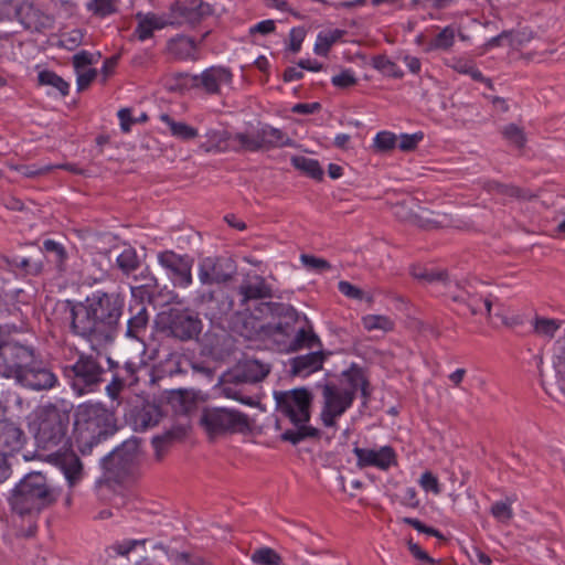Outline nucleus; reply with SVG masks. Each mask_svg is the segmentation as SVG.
I'll return each mask as SVG.
<instances>
[{
  "label": "nucleus",
  "instance_id": "obj_1",
  "mask_svg": "<svg viewBox=\"0 0 565 565\" xmlns=\"http://www.w3.org/2000/svg\"><path fill=\"white\" fill-rule=\"evenodd\" d=\"M70 310L71 331L93 348L111 343L124 313L125 297L116 290H95L83 301H65Z\"/></svg>",
  "mask_w": 565,
  "mask_h": 565
},
{
  "label": "nucleus",
  "instance_id": "obj_2",
  "mask_svg": "<svg viewBox=\"0 0 565 565\" xmlns=\"http://www.w3.org/2000/svg\"><path fill=\"white\" fill-rule=\"evenodd\" d=\"M71 409L61 403H46L35 412V443L40 449L51 452L43 460L58 467L70 487L76 484L83 475V466L77 455L71 449L67 431Z\"/></svg>",
  "mask_w": 565,
  "mask_h": 565
},
{
  "label": "nucleus",
  "instance_id": "obj_3",
  "mask_svg": "<svg viewBox=\"0 0 565 565\" xmlns=\"http://www.w3.org/2000/svg\"><path fill=\"white\" fill-rule=\"evenodd\" d=\"M0 376L33 392L51 391L60 383L33 345L12 339L0 347Z\"/></svg>",
  "mask_w": 565,
  "mask_h": 565
},
{
  "label": "nucleus",
  "instance_id": "obj_4",
  "mask_svg": "<svg viewBox=\"0 0 565 565\" xmlns=\"http://www.w3.org/2000/svg\"><path fill=\"white\" fill-rule=\"evenodd\" d=\"M61 488L41 471H32L14 487L9 498L11 510L20 516L39 514L56 503Z\"/></svg>",
  "mask_w": 565,
  "mask_h": 565
},
{
  "label": "nucleus",
  "instance_id": "obj_5",
  "mask_svg": "<svg viewBox=\"0 0 565 565\" xmlns=\"http://www.w3.org/2000/svg\"><path fill=\"white\" fill-rule=\"evenodd\" d=\"M274 398L276 409L290 420L295 429H287L281 434L284 441L297 445L307 438H317L320 431L307 423L311 417V404L313 396L306 387H298L289 391H275Z\"/></svg>",
  "mask_w": 565,
  "mask_h": 565
},
{
  "label": "nucleus",
  "instance_id": "obj_6",
  "mask_svg": "<svg viewBox=\"0 0 565 565\" xmlns=\"http://www.w3.org/2000/svg\"><path fill=\"white\" fill-rule=\"evenodd\" d=\"M75 443L83 455L115 431L114 415L99 404L81 405L74 424Z\"/></svg>",
  "mask_w": 565,
  "mask_h": 565
},
{
  "label": "nucleus",
  "instance_id": "obj_7",
  "mask_svg": "<svg viewBox=\"0 0 565 565\" xmlns=\"http://www.w3.org/2000/svg\"><path fill=\"white\" fill-rule=\"evenodd\" d=\"M102 358L99 352L81 353L73 364L64 367L70 385L78 396L96 392L105 381L107 370L102 363Z\"/></svg>",
  "mask_w": 565,
  "mask_h": 565
},
{
  "label": "nucleus",
  "instance_id": "obj_8",
  "mask_svg": "<svg viewBox=\"0 0 565 565\" xmlns=\"http://www.w3.org/2000/svg\"><path fill=\"white\" fill-rule=\"evenodd\" d=\"M200 424L211 438L249 429L247 415L225 407H204Z\"/></svg>",
  "mask_w": 565,
  "mask_h": 565
},
{
  "label": "nucleus",
  "instance_id": "obj_9",
  "mask_svg": "<svg viewBox=\"0 0 565 565\" xmlns=\"http://www.w3.org/2000/svg\"><path fill=\"white\" fill-rule=\"evenodd\" d=\"M161 330L180 341L196 339L202 331L199 316L189 309L171 308L160 316Z\"/></svg>",
  "mask_w": 565,
  "mask_h": 565
},
{
  "label": "nucleus",
  "instance_id": "obj_10",
  "mask_svg": "<svg viewBox=\"0 0 565 565\" xmlns=\"http://www.w3.org/2000/svg\"><path fill=\"white\" fill-rule=\"evenodd\" d=\"M233 140L239 145L245 151H268L275 148L292 146L294 141L286 132L270 125H263L255 132H237L233 136Z\"/></svg>",
  "mask_w": 565,
  "mask_h": 565
},
{
  "label": "nucleus",
  "instance_id": "obj_11",
  "mask_svg": "<svg viewBox=\"0 0 565 565\" xmlns=\"http://www.w3.org/2000/svg\"><path fill=\"white\" fill-rule=\"evenodd\" d=\"M321 388L323 397L321 420L326 427H334L337 418L343 415L353 404L354 392L344 391L332 383H326Z\"/></svg>",
  "mask_w": 565,
  "mask_h": 565
},
{
  "label": "nucleus",
  "instance_id": "obj_12",
  "mask_svg": "<svg viewBox=\"0 0 565 565\" xmlns=\"http://www.w3.org/2000/svg\"><path fill=\"white\" fill-rule=\"evenodd\" d=\"M140 456L139 440L130 438L103 458L104 469L114 477L120 478L132 471Z\"/></svg>",
  "mask_w": 565,
  "mask_h": 565
},
{
  "label": "nucleus",
  "instance_id": "obj_13",
  "mask_svg": "<svg viewBox=\"0 0 565 565\" xmlns=\"http://www.w3.org/2000/svg\"><path fill=\"white\" fill-rule=\"evenodd\" d=\"M213 13V6L203 0H183L171 6L168 18L170 25H195Z\"/></svg>",
  "mask_w": 565,
  "mask_h": 565
},
{
  "label": "nucleus",
  "instance_id": "obj_14",
  "mask_svg": "<svg viewBox=\"0 0 565 565\" xmlns=\"http://www.w3.org/2000/svg\"><path fill=\"white\" fill-rule=\"evenodd\" d=\"M236 271V264L231 257H205L199 264V279L203 285L227 282Z\"/></svg>",
  "mask_w": 565,
  "mask_h": 565
},
{
  "label": "nucleus",
  "instance_id": "obj_15",
  "mask_svg": "<svg viewBox=\"0 0 565 565\" xmlns=\"http://www.w3.org/2000/svg\"><path fill=\"white\" fill-rule=\"evenodd\" d=\"M353 454L356 456V467L364 469L366 467H376L381 470H387L395 466L396 454L390 446H383L380 449L354 447Z\"/></svg>",
  "mask_w": 565,
  "mask_h": 565
},
{
  "label": "nucleus",
  "instance_id": "obj_16",
  "mask_svg": "<svg viewBox=\"0 0 565 565\" xmlns=\"http://www.w3.org/2000/svg\"><path fill=\"white\" fill-rule=\"evenodd\" d=\"M270 372V365L256 359H246L228 371L230 381H241L243 384L262 382Z\"/></svg>",
  "mask_w": 565,
  "mask_h": 565
},
{
  "label": "nucleus",
  "instance_id": "obj_17",
  "mask_svg": "<svg viewBox=\"0 0 565 565\" xmlns=\"http://www.w3.org/2000/svg\"><path fill=\"white\" fill-rule=\"evenodd\" d=\"M22 428L8 418L0 419V454L8 457L20 451L25 443Z\"/></svg>",
  "mask_w": 565,
  "mask_h": 565
},
{
  "label": "nucleus",
  "instance_id": "obj_18",
  "mask_svg": "<svg viewBox=\"0 0 565 565\" xmlns=\"http://www.w3.org/2000/svg\"><path fill=\"white\" fill-rule=\"evenodd\" d=\"M233 74L230 68L211 66L198 75L199 88L210 95H220L223 86H231Z\"/></svg>",
  "mask_w": 565,
  "mask_h": 565
},
{
  "label": "nucleus",
  "instance_id": "obj_19",
  "mask_svg": "<svg viewBox=\"0 0 565 565\" xmlns=\"http://www.w3.org/2000/svg\"><path fill=\"white\" fill-rule=\"evenodd\" d=\"M158 259L160 265L173 275L179 286L188 287L192 284V264L189 259L171 250L160 253Z\"/></svg>",
  "mask_w": 565,
  "mask_h": 565
},
{
  "label": "nucleus",
  "instance_id": "obj_20",
  "mask_svg": "<svg viewBox=\"0 0 565 565\" xmlns=\"http://www.w3.org/2000/svg\"><path fill=\"white\" fill-rule=\"evenodd\" d=\"M162 417L160 406L151 402H142L135 406L130 413V419L136 431H145L157 426Z\"/></svg>",
  "mask_w": 565,
  "mask_h": 565
},
{
  "label": "nucleus",
  "instance_id": "obj_21",
  "mask_svg": "<svg viewBox=\"0 0 565 565\" xmlns=\"http://www.w3.org/2000/svg\"><path fill=\"white\" fill-rule=\"evenodd\" d=\"M126 337L141 341L149 324V312L142 300H136L128 308Z\"/></svg>",
  "mask_w": 565,
  "mask_h": 565
},
{
  "label": "nucleus",
  "instance_id": "obj_22",
  "mask_svg": "<svg viewBox=\"0 0 565 565\" xmlns=\"http://www.w3.org/2000/svg\"><path fill=\"white\" fill-rule=\"evenodd\" d=\"M241 296V305H246L250 300H260L273 297V288L266 282L263 276L254 275L242 281L237 288Z\"/></svg>",
  "mask_w": 565,
  "mask_h": 565
},
{
  "label": "nucleus",
  "instance_id": "obj_23",
  "mask_svg": "<svg viewBox=\"0 0 565 565\" xmlns=\"http://www.w3.org/2000/svg\"><path fill=\"white\" fill-rule=\"evenodd\" d=\"M198 302L205 306L206 315L211 319H221L233 310L234 301L224 291H209L198 298Z\"/></svg>",
  "mask_w": 565,
  "mask_h": 565
},
{
  "label": "nucleus",
  "instance_id": "obj_24",
  "mask_svg": "<svg viewBox=\"0 0 565 565\" xmlns=\"http://www.w3.org/2000/svg\"><path fill=\"white\" fill-rule=\"evenodd\" d=\"M18 21L28 30L43 31L52 28L53 18L43 13L32 3L22 1Z\"/></svg>",
  "mask_w": 565,
  "mask_h": 565
},
{
  "label": "nucleus",
  "instance_id": "obj_25",
  "mask_svg": "<svg viewBox=\"0 0 565 565\" xmlns=\"http://www.w3.org/2000/svg\"><path fill=\"white\" fill-rule=\"evenodd\" d=\"M326 355L322 351L310 352L290 360V372L296 376H308L322 369Z\"/></svg>",
  "mask_w": 565,
  "mask_h": 565
},
{
  "label": "nucleus",
  "instance_id": "obj_26",
  "mask_svg": "<svg viewBox=\"0 0 565 565\" xmlns=\"http://www.w3.org/2000/svg\"><path fill=\"white\" fill-rule=\"evenodd\" d=\"M186 431V427L182 424H179L169 430H166L162 435L154 436L152 438V446L154 448L156 459L159 461L162 460L171 446L185 437Z\"/></svg>",
  "mask_w": 565,
  "mask_h": 565
},
{
  "label": "nucleus",
  "instance_id": "obj_27",
  "mask_svg": "<svg viewBox=\"0 0 565 565\" xmlns=\"http://www.w3.org/2000/svg\"><path fill=\"white\" fill-rule=\"evenodd\" d=\"M231 324L232 330L245 339H253L265 329V326L248 312H236L232 318Z\"/></svg>",
  "mask_w": 565,
  "mask_h": 565
},
{
  "label": "nucleus",
  "instance_id": "obj_28",
  "mask_svg": "<svg viewBox=\"0 0 565 565\" xmlns=\"http://www.w3.org/2000/svg\"><path fill=\"white\" fill-rule=\"evenodd\" d=\"M454 287L458 289V291L452 290V285L450 284L449 290L446 292L450 299L455 302H463L469 308L472 315L479 313V308L477 307V292L469 280L456 281Z\"/></svg>",
  "mask_w": 565,
  "mask_h": 565
},
{
  "label": "nucleus",
  "instance_id": "obj_29",
  "mask_svg": "<svg viewBox=\"0 0 565 565\" xmlns=\"http://www.w3.org/2000/svg\"><path fill=\"white\" fill-rule=\"evenodd\" d=\"M287 307L290 311L284 310L281 315H277L275 318L278 319V322L267 326L269 334H281L290 338L295 333L296 324L299 323L301 317L292 306L287 303Z\"/></svg>",
  "mask_w": 565,
  "mask_h": 565
},
{
  "label": "nucleus",
  "instance_id": "obj_30",
  "mask_svg": "<svg viewBox=\"0 0 565 565\" xmlns=\"http://www.w3.org/2000/svg\"><path fill=\"white\" fill-rule=\"evenodd\" d=\"M139 22L135 29V35L140 41H145L152 36L154 30H161L167 25H170L168 15H157L154 13H148L146 15L138 14Z\"/></svg>",
  "mask_w": 565,
  "mask_h": 565
},
{
  "label": "nucleus",
  "instance_id": "obj_31",
  "mask_svg": "<svg viewBox=\"0 0 565 565\" xmlns=\"http://www.w3.org/2000/svg\"><path fill=\"white\" fill-rule=\"evenodd\" d=\"M482 188L489 193L495 192L520 201H530L535 198V195L526 189L513 184H504L495 180L484 182Z\"/></svg>",
  "mask_w": 565,
  "mask_h": 565
},
{
  "label": "nucleus",
  "instance_id": "obj_32",
  "mask_svg": "<svg viewBox=\"0 0 565 565\" xmlns=\"http://www.w3.org/2000/svg\"><path fill=\"white\" fill-rule=\"evenodd\" d=\"M168 403L177 414L188 415L196 407V394L189 390H174L169 393Z\"/></svg>",
  "mask_w": 565,
  "mask_h": 565
},
{
  "label": "nucleus",
  "instance_id": "obj_33",
  "mask_svg": "<svg viewBox=\"0 0 565 565\" xmlns=\"http://www.w3.org/2000/svg\"><path fill=\"white\" fill-rule=\"evenodd\" d=\"M447 221L446 214L436 213L418 205L411 225L422 230H434L444 226Z\"/></svg>",
  "mask_w": 565,
  "mask_h": 565
},
{
  "label": "nucleus",
  "instance_id": "obj_34",
  "mask_svg": "<svg viewBox=\"0 0 565 565\" xmlns=\"http://www.w3.org/2000/svg\"><path fill=\"white\" fill-rule=\"evenodd\" d=\"M291 337L292 339L288 344L289 352H296L301 349H313L321 345L319 337L311 328H306V326L295 329V333Z\"/></svg>",
  "mask_w": 565,
  "mask_h": 565
},
{
  "label": "nucleus",
  "instance_id": "obj_35",
  "mask_svg": "<svg viewBox=\"0 0 565 565\" xmlns=\"http://www.w3.org/2000/svg\"><path fill=\"white\" fill-rule=\"evenodd\" d=\"M168 51L179 60L195 58L196 43L185 35H178L168 42Z\"/></svg>",
  "mask_w": 565,
  "mask_h": 565
},
{
  "label": "nucleus",
  "instance_id": "obj_36",
  "mask_svg": "<svg viewBox=\"0 0 565 565\" xmlns=\"http://www.w3.org/2000/svg\"><path fill=\"white\" fill-rule=\"evenodd\" d=\"M160 120L169 127L170 134L175 138L192 140L199 136L198 129L183 121H175L168 114H161Z\"/></svg>",
  "mask_w": 565,
  "mask_h": 565
},
{
  "label": "nucleus",
  "instance_id": "obj_37",
  "mask_svg": "<svg viewBox=\"0 0 565 565\" xmlns=\"http://www.w3.org/2000/svg\"><path fill=\"white\" fill-rule=\"evenodd\" d=\"M242 385H244L241 381H230L228 372L224 373L220 381V394L224 397L239 401L244 404H253L250 397L245 398L242 394Z\"/></svg>",
  "mask_w": 565,
  "mask_h": 565
},
{
  "label": "nucleus",
  "instance_id": "obj_38",
  "mask_svg": "<svg viewBox=\"0 0 565 565\" xmlns=\"http://www.w3.org/2000/svg\"><path fill=\"white\" fill-rule=\"evenodd\" d=\"M412 276L422 281L427 284H435L440 282L447 287H450V281L448 279V275L444 270H434L428 269L419 266L412 267L411 270Z\"/></svg>",
  "mask_w": 565,
  "mask_h": 565
},
{
  "label": "nucleus",
  "instance_id": "obj_39",
  "mask_svg": "<svg viewBox=\"0 0 565 565\" xmlns=\"http://www.w3.org/2000/svg\"><path fill=\"white\" fill-rule=\"evenodd\" d=\"M344 31L334 29L329 31H322L317 36V42L315 44V53L318 55L326 56L330 50V47L339 41Z\"/></svg>",
  "mask_w": 565,
  "mask_h": 565
},
{
  "label": "nucleus",
  "instance_id": "obj_40",
  "mask_svg": "<svg viewBox=\"0 0 565 565\" xmlns=\"http://www.w3.org/2000/svg\"><path fill=\"white\" fill-rule=\"evenodd\" d=\"M167 87L171 92H183L192 88H199L198 75L188 73L174 74L167 82Z\"/></svg>",
  "mask_w": 565,
  "mask_h": 565
},
{
  "label": "nucleus",
  "instance_id": "obj_41",
  "mask_svg": "<svg viewBox=\"0 0 565 565\" xmlns=\"http://www.w3.org/2000/svg\"><path fill=\"white\" fill-rule=\"evenodd\" d=\"M291 162L296 169L303 171L309 177L316 180L322 179L323 170L317 160L302 156H295L291 158Z\"/></svg>",
  "mask_w": 565,
  "mask_h": 565
},
{
  "label": "nucleus",
  "instance_id": "obj_42",
  "mask_svg": "<svg viewBox=\"0 0 565 565\" xmlns=\"http://www.w3.org/2000/svg\"><path fill=\"white\" fill-rule=\"evenodd\" d=\"M362 324L367 331L380 330L383 332H390L394 329V321L382 315H367L362 318Z\"/></svg>",
  "mask_w": 565,
  "mask_h": 565
},
{
  "label": "nucleus",
  "instance_id": "obj_43",
  "mask_svg": "<svg viewBox=\"0 0 565 565\" xmlns=\"http://www.w3.org/2000/svg\"><path fill=\"white\" fill-rule=\"evenodd\" d=\"M284 310L290 311L287 303L264 301L255 307L254 313L252 315L260 322V319L263 318L271 317L275 319L276 316L281 315Z\"/></svg>",
  "mask_w": 565,
  "mask_h": 565
},
{
  "label": "nucleus",
  "instance_id": "obj_44",
  "mask_svg": "<svg viewBox=\"0 0 565 565\" xmlns=\"http://www.w3.org/2000/svg\"><path fill=\"white\" fill-rule=\"evenodd\" d=\"M38 81L40 85L52 86L56 88L63 96L68 94V83L52 71L44 70L40 72L38 75Z\"/></svg>",
  "mask_w": 565,
  "mask_h": 565
},
{
  "label": "nucleus",
  "instance_id": "obj_45",
  "mask_svg": "<svg viewBox=\"0 0 565 565\" xmlns=\"http://www.w3.org/2000/svg\"><path fill=\"white\" fill-rule=\"evenodd\" d=\"M418 205L415 199L401 201L394 205V214L399 221L411 225Z\"/></svg>",
  "mask_w": 565,
  "mask_h": 565
},
{
  "label": "nucleus",
  "instance_id": "obj_46",
  "mask_svg": "<svg viewBox=\"0 0 565 565\" xmlns=\"http://www.w3.org/2000/svg\"><path fill=\"white\" fill-rule=\"evenodd\" d=\"M250 559L258 565H280L281 556L271 547H260L253 552Z\"/></svg>",
  "mask_w": 565,
  "mask_h": 565
},
{
  "label": "nucleus",
  "instance_id": "obj_47",
  "mask_svg": "<svg viewBox=\"0 0 565 565\" xmlns=\"http://www.w3.org/2000/svg\"><path fill=\"white\" fill-rule=\"evenodd\" d=\"M456 32L452 26L444 28L428 44L427 51L449 50L455 42Z\"/></svg>",
  "mask_w": 565,
  "mask_h": 565
},
{
  "label": "nucleus",
  "instance_id": "obj_48",
  "mask_svg": "<svg viewBox=\"0 0 565 565\" xmlns=\"http://www.w3.org/2000/svg\"><path fill=\"white\" fill-rule=\"evenodd\" d=\"M451 67L456 72H458L460 74L469 75L475 81L483 82L489 87H491V81L489 78H484L482 73L475 66V64L471 61L462 60V58L455 60Z\"/></svg>",
  "mask_w": 565,
  "mask_h": 565
},
{
  "label": "nucleus",
  "instance_id": "obj_49",
  "mask_svg": "<svg viewBox=\"0 0 565 565\" xmlns=\"http://www.w3.org/2000/svg\"><path fill=\"white\" fill-rule=\"evenodd\" d=\"M108 370H117L118 373L124 374V379H126V383L128 386H132L138 382L137 371L138 366L134 362H126L124 365H120L118 362L111 360L110 358L106 359Z\"/></svg>",
  "mask_w": 565,
  "mask_h": 565
},
{
  "label": "nucleus",
  "instance_id": "obj_50",
  "mask_svg": "<svg viewBox=\"0 0 565 565\" xmlns=\"http://www.w3.org/2000/svg\"><path fill=\"white\" fill-rule=\"evenodd\" d=\"M343 376L347 379L349 383V387H342L344 391H353L354 394L359 390L361 385H365L367 377L365 376L363 370L352 364L351 367L343 372Z\"/></svg>",
  "mask_w": 565,
  "mask_h": 565
},
{
  "label": "nucleus",
  "instance_id": "obj_51",
  "mask_svg": "<svg viewBox=\"0 0 565 565\" xmlns=\"http://www.w3.org/2000/svg\"><path fill=\"white\" fill-rule=\"evenodd\" d=\"M559 327V322L555 319L536 317L533 321L534 332L542 337L553 338Z\"/></svg>",
  "mask_w": 565,
  "mask_h": 565
},
{
  "label": "nucleus",
  "instance_id": "obj_52",
  "mask_svg": "<svg viewBox=\"0 0 565 565\" xmlns=\"http://www.w3.org/2000/svg\"><path fill=\"white\" fill-rule=\"evenodd\" d=\"M490 513L501 523H509L513 518L512 502L510 499L505 501H497L491 505Z\"/></svg>",
  "mask_w": 565,
  "mask_h": 565
},
{
  "label": "nucleus",
  "instance_id": "obj_53",
  "mask_svg": "<svg viewBox=\"0 0 565 565\" xmlns=\"http://www.w3.org/2000/svg\"><path fill=\"white\" fill-rule=\"evenodd\" d=\"M118 267L125 273L129 274L139 267V259L134 248H126L117 257Z\"/></svg>",
  "mask_w": 565,
  "mask_h": 565
},
{
  "label": "nucleus",
  "instance_id": "obj_54",
  "mask_svg": "<svg viewBox=\"0 0 565 565\" xmlns=\"http://www.w3.org/2000/svg\"><path fill=\"white\" fill-rule=\"evenodd\" d=\"M503 137L513 146L522 149L525 146L526 137L524 130L515 124H509L502 129Z\"/></svg>",
  "mask_w": 565,
  "mask_h": 565
},
{
  "label": "nucleus",
  "instance_id": "obj_55",
  "mask_svg": "<svg viewBox=\"0 0 565 565\" xmlns=\"http://www.w3.org/2000/svg\"><path fill=\"white\" fill-rule=\"evenodd\" d=\"M373 66L379 70L380 72L384 73L387 76L399 78L403 76V72L399 70V67L387 58L384 55H377L373 57Z\"/></svg>",
  "mask_w": 565,
  "mask_h": 565
},
{
  "label": "nucleus",
  "instance_id": "obj_56",
  "mask_svg": "<svg viewBox=\"0 0 565 565\" xmlns=\"http://www.w3.org/2000/svg\"><path fill=\"white\" fill-rule=\"evenodd\" d=\"M111 373V380L106 385V393L113 399H117L122 390L128 385L124 374L118 373L117 370H108Z\"/></svg>",
  "mask_w": 565,
  "mask_h": 565
},
{
  "label": "nucleus",
  "instance_id": "obj_57",
  "mask_svg": "<svg viewBox=\"0 0 565 565\" xmlns=\"http://www.w3.org/2000/svg\"><path fill=\"white\" fill-rule=\"evenodd\" d=\"M21 4V0H0V20L18 21Z\"/></svg>",
  "mask_w": 565,
  "mask_h": 565
},
{
  "label": "nucleus",
  "instance_id": "obj_58",
  "mask_svg": "<svg viewBox=\"0 0 565 565\" xmlns=\"http://www.w3.org/2000/svg\"><path fill=\"white\" fill-rule=\"evenodd\" d=\"M118 0H92L87 8L94 14L99 17H106L116 11V4Z\"/></svg>",
  "mask_w": 565,
  "mask_h": 565
},
{
  "label": "nucleus",
  "instance_id": "obj_59",
  "mask_svg": "<svg viewBox=\"0 0 565 565\" xmlns=\"http://www.w3.org/2000/svg\"><path fill=\"white\" fill-rule=\"evenodd\" d=\"M396 146V136L390 131H381L375 136L374 148L377 151H390Z\"/></svg>",
  "mask_w": 565,
  "mask_h": 565
},
{
  "label": "nucleus",
  "instance_id": "obj_60",
  "mask_svg": "<svg viewBox=\"0 0 565 565\" xmlns=\"http://www.w3.org/2000/svg\"><path fill=\"white\" fill-rule=\"evenodd\" d=\"M174 565H211L206 559L200 555L189 553H174L171 555Z\"/></svg>",
  "mask_w": 565,
  "mask_h": 565
},
{
  "label": "nucleus",
  "instance_id": "obj_61",
  "mask_svg": "<svg viewBox=\"0 0 565 565\" xmlns=\"http://www.w3.org/2000/svg\"><path fill=\"white\" fill-rule=\"evenodd\" d=\"M331 82L335 87L348 88L354 86L358 79L351 70H343L340 74L333 76Z\"/></svg>",
  "mask_w": 565,
  "mask_h": 565
},
{
  "label": "nucleus",
  "instance_id": "obj_62",
  "mask_svg": "<svg viewBox=\"0 0 565 565\" xmlns=\"http://www.w3.org/2000/svg\"><path fill=\"white\" fill-rule=\"evenodd\" d=\"M146 543V540H127L121 543H117L108 548L109 554L111 552L116 553L117 555H128L129 552H131L136 546L143 545Z\"/></svg>",
  "mask_w": 565,
  "mask_h": 565
},
{
  "label": "nucleus",
  "instance_id": "obj_63",
  "mask_svg": "<svg viewBox=\"0 0 565 565\" xmlns=\"http://www.w3.org/2000/svg\"><path fill=\"white\" fill-rule=\"evenodd\" d=\"M554 369L557 375V383L559 388L565 393V347L554 360Z\"/></svg>",
  "mask_w": 565,
  "mask_h": 565
},
{
  "label": "nucleus",
  "instance_id": "obj_64",
  "mask_svg": "<svg viewBox=\"0 0 565 565\" xmlns=\"http://www.w3.org/2000/svg\"><path fill=\"white\" fill-rule=\"evenodd\" d=\"M83 41V33L81 30H72L62 35L61 44L63 47L72 51L75 50Z\"/></svg>",
  "mask_w": 565,
  "mask_h": 565
}]
</instances>
